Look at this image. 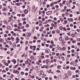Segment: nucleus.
I'll return each mask as SVG.
<instances>
[{"label": "nucleus", "instance_id": "nucleus-17", "mask_svg": "<svg viewBox=\"0 0 80 80\" xmlns=\"http://www.w3.org/2000/svg\"><path fill=\"white\" fill-rule=\"evenodd\" d=\"M61 58L62 59H63L62 61H65V57H62Z\"/></svg>", "mask_w": 80, "mask_h": 80}, {"label": "nucleus", "instance_id": "nucleus-25", "mask_svg": "<svg viewBox=\"0 0 80 80\" xmlns=\"http://www.w3.org/2000/svg\"><path fill=\"white\" fill-rule=\"evenodd\" d=\"M3 39L2 38H0V42H3Z\"/></svg>", "mask_w": 80, "mask_h": 80}, {"label": "nucleus", "instance_id": "nucleus-3", "mask_svg": "<svg viewBox=\"0 0 80 80\" xmlns=\"http://www.w3.org/2000/svg\"><path fill=\"white\" fill-rule=\"evenodd\" d=\"M24 13H25V14H27L28 13V10L27 9H25L24 11Z\"/></svg>", "mask_w": 80, "mask_h": 80}, {"label": "nucleus", "instance_id": "nucleus-48", "mask_svg": "<svg viewBox=\"0 0 80 80\" xmlns=\"http://www.w3.org/2000/svg\"><path fill=\"white\" fill-rule=\"evenodd\" d=\"M14 31H15V32H16V31H18V29H17V28H15L14 30Z\"/></svg>", "mask_w": 80, "mask_h": 80}, {"label": "nucleus", "instance_id": "nucleus-42", "mask_svg": "<svg viewBox=\"0 0 80 80\" xmlns=\"http://www.w3.org/2000/svg\"><path fill=\"white\" fill-rule=\"evenodd\" d=\"M13 46H14V47H16V44H15V43H13Z\"/></svg>", "mask_w": 80, "mask_h": 80}, {"label": "nucleus", "instance_id": "nucleus-61", "mask_svg": "<svg viewBox=\"0 0 80 80\" xmlns=\"http://www.w3.org/2000/svg\"><path fill=\"white\" fill-rule=\"evenodd\" d=\"M30 47L31 49H32L33 48V46H30Z\"/></svg>", "mask_w": 80, "mask_h": 80}, {"label": "nucleus", "instance_id": "nucleus-39", "mask_svg": "<svg viewBox=\"0 0 80 80\" xmlns=\"http://www.w3.org/2000/svg\"><path fill=\"white\" fill-rule=\"evenodd\" d=\"M60 20L61 21V22L63 21V18H60Z\"/></svg>", "mask_w": 80, "mask_h": 80}, {"label": "nucleus", "instance_id": "nucleus-31", "mask_svg": "<svg viewBox=\"0 0 80 80\" xmlns=\"http://www.w3.org/2000/svg\"><path fill=\"white\" fill-rule=\"evenodd\" d=\"M70 55L68 54L67 55V57L68 58H70Z\"/></svg>", "mask_w": 80, "mask_h": 80}, {"label": "nucleus", "instance_id": "nucleus-53", "mask_svg": "<svg viewBox=\"0 0 80 80\" xmlns=\"http://www.w3.org/2000/svg\"><path fill=\"white\" fill-rule=\"evenodd\" d=\"M46 6L47 8H49V7H50V5H49V4L47 5Z\"/></svg>", "mask_w": 80, "mask_h": 80}, {"label": "nucleus", "instance_id": "nucleus-23", "mask_svg": "<svg viewBox=\"0 0 80 80\" xmlns=\"http://www.w3.org/2000/svg\"><path fill=\"white\" fill-rule=\"evenodd\" d=\"M56 72H57V73H60V72H61V71H60L59 70H58L56 71Z\"/></svg>", "mask_w": 80, "mask_h": 80}, {"label": "nucleus", "instance_id": "nucleus-58", "mask_svg": "<svg viewBox=\"0 0 80 80\" xmlns=\"http://www.w3.org/2000/svg\"><path fill=\"white\" fill-rule=\"evenodd\" d=\"M45 62H46V61H45V60H43V63H45Z\"/></svg>", "mask_w": 80, "mask_h": 80}, {"label": "nucleus", "instance_id": "nucleus-7", "mask_svg": "<svg viewBox=\"0 0 80 80\" xmlns=\"http://www.w3.org/2000/svg\"><path fill=\"white\" fill-rule=\"evenodd\" d=\"M27 34H28V37H31V36H32V34L30 32H29L28 33V32H27Z\"/></svg>", "mask_w": 80, "mask_h": 80}, {"label": "nucleus", "instance_id": "nucleus-49", "mask_svg": "<svg viewBox=\"0 0 80 80\" xmlns=\"http://www.w3.org/2000/svg\"><path fill=\"white\" fill-rule=\"evenodd\" d=\"M23 60H21L20 61V63H23Z\"/></svg>", "mask_w": 80, "mask_h": 80}, {"label": "nucleus", "instance_id": "nucleus-21", "mask_svg": "<svg viewBox=\"0 0 80 80\" xmlns=\"http://www.w3.org/2000/svg\"><path fill=\"white\" fill-rule=\"evenodd\" d=\"M25 62V64H28V63H29L28 61H26Z\"/></svg>", "mask_w": 80, "mask_h": 80}, {"label": "nucleus", "instance_id": "nucleus-57", "mask_svg": "<svg viewBox=\"0 0 80 80\" xmlns=\"http://www.w3.org/2000/svg\"><path fill=\"white\" fill-rule=\"evenodd\" d=\"M3 49H4L3 47H2L1 48V49L2 50H3Z\"/></svg>", "mask_w": 80, "mask_h": 80}, {"label": "nucleus", "instance_id": "nucleus-29", "mask_svg": "<svg viewBox=\"0 0 80 80\" xmlns=\"http://www.w3.org/2000/svg\"><path fill=\"white\" fill-rule=\"evenodd\" d=\"M18 25H19V26H21V27H22V23H21V22H20L19 23Z\"/></svg>", "mask_w": 80, "mask_h": 80}, {"label": "nucleus", "instance_id": "nucleus-35", "mask_svg": "<svg viewBox=\"0 0 80 80\" xmlns=\"http://www.w3.org/2000/svg\"><path fill=\"white\" fill-rule=\"evenodd\" d=\"M62 50H64H64H65L66 48H65V47H63L62 48Z\"/></svg>", "mask_w": 80, "mask_h": 80}, {"label": "nucleus", "instance_id": "nucleus-34", "mask_svg": "<svg viewBox=\"0 0 80 80\" xmlns=\"http://www.w3.org/2000/svg\"><path fill=\"white\" fill-rule=\"evenodd\" d=\"M75 72L76 73H78V72H79V70H77Z\"/></svg>", "mask_w": 80, "mask_h": 80}, {"label": "nucleus", "instance_id": "nucleus-22", "mask_svg": "<svg viewBox=\"0 0 80 80\" xmlns=\"http://www.w3.org/2000/svg\"><path fill=\"white\" fill-rule=\"evenodd\" d=\"M55 54H56V53H55V52H52V55H55Z\"/></svg>", "mask_w": 80, "mask_h": 80}, {"label": "nucleus", "instance_id": "nucleus-24", "mask_svg": "<svg viewBox=\"0 0 80 80\" xmlns=\"http://www.w3.org/2000/svg\"><path fill=\"white\" fill-rule=\"evenodd\" d=\"M15 5H17V6H19V5H20V3H16L15 4Z\"/></svg>", "mask_w": 80, "mask_h": 80}, {"label": "nucleus", "instance_id": "nucleus-40", "mask_svg": "<svg viewBox=\"0 0 80 80\" xmlns=\"http://www.w3.org/2000/svg\"><path fill=\"white\" fill-rule=\"evenodd\" d=\"M59 5H60L61 7H63V5L62 3H61Z\"/></svg>", "mask_w": 80, "mask_h": 80}, {"label": "nucleus", "instance_id": "nucleus-44", "mask_svg": "<svg viewBox=\"0 0 80 80\" xmlns=\"http://www.w3.org/2000/svg\"><path fill=\"white\" fill-rule=\"evenodd\" d=\"M39 15H41L42 14V11H39Z\"/></svg>", "mask_w": 80, "mask_h": 80}, {"label": "nucleus", "instance_id": "nucleus-59", "mask_svg": "<svg viewBox=\"0 0 80 80\" xmlns=\"http://www.w3.org/2000/svg\"><path fill=\"white\" fill-rule=\"evenodd\" d=\"M29 25L28 24H26V27H29Z\"/></svg>", "mask_w": 80, "mask_h": 80}, {"label": "nucleus", "instance_id": "nucleus-27", "mask_svg": "<svg viewBox=\"0 0 80 80\" xmlns=\"http://www.w3.org/2000/svg\"><path fill=\"white\" fill-rule=\"evenodd\" d=\"M64 22H65V23H64V24H66V23H67L68 21L67 20H64Z\"/></svg>", "mask_w": 80, "mask_h": 80}, {"label": "nucleus", "instance_id": "nucleus-38", "mask_svg": "<svg viewBox=\"0 0 80 80\" xmlns=\"http://www.w3.org/2000/svg\"><path fill=\"white\" fill-rule=\"evenodd\" d=\"M27 24V22H26V21H24L23 22V24H24V25H25V24Z\"/></svg>", "mask_w": 80, "mask_h": 80}, {"label": "nucleus", "instance_id": "nucleus-5", "mask_svg": "<svg viewBox=\"0 0 80 80\" xmlns=\"http://www.w3.org/2000/svg\"><path fill=\"white\" fill-rule=\"evenodd\" d=\"M57 47L58 50H61V48H60V47L59 46V45H57Z\"/></svg>", "mask_w": 80, "mask_h": 80}, {"label": "nucleus", "instance_id": "nucleus-56", "mask_svg": "<svg viewBox=\"0 0 80 80\" xmlns=\"http://www.w3.org/2000/svg\"><path fill=\"white\" fill-rule=\"evenodd\" d=\"M78 60L77 59H76L75 61V62H76V63H78Z\"/></svg>", "mask_w": 80, "mask_h": 80}, {"label": "nucleus", "instance_id": "nucleus-28", "mask_svg": "<svg viewBox=\"0 0 80 80\" xmlns=\"http://www.w3.org/2000/svg\"><path fill=\"white\" fill-rule=\"evenodd\" d=\"M25 53H23V54L22 55L21 57H24V56H25Z\"/></svg>", "mask_w": 80, "mask_h": 80}, {"label": "nucleus", "instance_id": "nucleus-30", "mask_svg": "<svg viewBox=\"0 0 80 80\" xmlns=\"http://www.w3.org/2000/svg\"><path fill=\"white\" fill-rule=\"evenodd\" d=\"M67 34L68 35V36H71V35L70 34V32H69L68 33H67Z\"/></svg>", "mask_w": 80, "mask_h": 80}, {"label": "nucleus", "instance_id": "nucleus-41", "mask_svg": "<svg viewBox=\"0 0 80 80\" xmlns=\"http://www.w3.org/2000/svg\"><path fill=\"white\" fill-rule=\"evenodd\" d=\"M25 3H26V5L27 4L28 5L30 4V2H25Z\"/></svg>", "mask_w": 80, "mask_h": 80}, {"label": "nucleus", "instance_id": "nucleus-46", "mask_svg": "<svg viewBox=\"0 0 80 80\" xmlns=\"http://www.w3.org/2000/svg\"><path fill=\"white\" fill-rule=\"evenodd\" d=\"M57 67L58 69H60V68L61 66H58Z\"/></svg>", "mask_w": 80, "mask_h": 80}, {"label": "nucleus", "instance_id": "nucleus-1", "mask_svg": "<svg viewBox=\"0 0 80 80\" xmlns=\"http://www.w3.org/2000/svg\"><path fill=\"white\" fill-rule=\"evenodd\" d=\"M42 60L40 59L38 60V61L36 62V63L37 65H40V64L42 63Z\"/></svg>", "mask_w": 80, "mask_h": 80}, {"label": "nucleus", "instance_id": "nucleus-11", "mask_svg": "<svg viewBox=\"0 0 80 80\" xmlns=\"http://www.w3.org/2000/svg\"><path fill=\"white\" fill-rule=\"evenodd\" d=\"M21 74L22 75H23L25 74V72H21Z\"/></svg>", "mask_w": 80, "mask_h": 80}, {"label": "nucleus", "instance_id": "nucleus-64", "mask_svg": "<svg viewBox=\"0 0 80 80\" xmlns=\"http://www.w3.org/2000/svg\"><path fill=\"white\" fill-rule=\"evenodd\" d=\"M59 55H60L59 54V53H56V56H57L58 57V56Z\"/></svg>", "mask_w": 80, "mask_h": 80}, {"label": "nucleus", "instance_id": "nucleus-43", "mask_svg": "<svg viewBox=\"0 0 80 80\" xmlns=\"http://www.w3.org/2000/svg\"><path fill=\"white\" fill-rule=\"evenodd\" d=\"M73 66H77V64L76 63H74V64H73Z\"/></svg>", "mask_w": 80, "mask_h": 80}, {"label": "nucleus", "instance_id": "nucleus-63", "mask_svg": "<svg viewBox=\"0 0 80 80\" xmlns=\"http://www.w3.org/2000/svg\"><path fill=\"white\" fill-rule=\"evenodd\" d=\"M25 71H28V68H27L25 70Z\"/></svg>", "mask_w": 80, "mask_h": 80}, {"label": "nucleus", "instance_id": "nucleus-2", "mask_svg": "<svg viewBox=\"0 0 80 80\" xmlns=\"http://www.w3.org/2000/svg\"><path fill=\"white\" fill-rule=\"evenodd\" d=\"M11 62L12 63H13V64H16V63H17V61H16V60L15 59H13L11 60Z\"/></svg>", "mask_w": 80, "mask_h": 80}, {"label": "nucleus", "instance_id": "nucleus-54", "mask_svg": "<svg viewBox=\"0 0 80 80\" xmlns=\"http://www.w3.org/2000/svg\"><path fill=\"white\" fill-rule=\"evenodd\" d=\"M70 20H71V21L72 22L73 21V19L72 18L70 19Z\"/></svg>", "mask_w": 80, "mask_h": 80}, {"label": "nucleus", "instance_id": "nucleus-16", "mask_svg": "<svg viewBox=\"0 0 80 80\" xmlns=\"http://www.w3.org/2000/svg\"><path fill=\"white\" fill-rule=\"evenodd\" d=\"M71 36L72 37H75V35L74 34H71Z\"/></svg>", "mask_w": 80, "mask_h": 80}, {"label": "nucleus", "instance_id": "nucleus-52", "mask_svg": "<svg viewBox=\"0 0 80 80\" xmlns=\"http://www.w3.org/2000/svg\"><path fill=\"white\" fill-rule=\"evenodd\" d=\"M63 30L64 31H67V30H66V28H65V27L63 28Z\"/></svg>", "mask_w": 80, "mask_h": 80}, {"label": "nucleus", "instance_id": "nucleus-51", "mask_svg": "<svg viewBox=\"0 0 80 80\" xmlns=\"http://www.w3.org/2000/svg\"><path fill=\"white\" fill-rule=\"evenodd\" d=\"M68 50H70V49H71V48H70V46L68 47Z\"/></svg>", "mask_w": 80, "mask_h": 80}, {"label": "nucleus", "instance_id": "nucleus-10", "mask_svg": "<svg viewBox=\"0 0 80 80\" xmlns=\"http://www.w3.org/2000/svg\"><path fill=\"white\" fill-rule=\"evenodd\" d=\"M17 72H18V71L17 70H15L13 72V73H17Z\"/></svg>", "mask_w": 80, "mask_h": 80}, {"label": "nucleus", "instance_id": "nucleus-19", "mask_svg": "<svg viewBox=\"0 0 80 80\" xmlns=\"http://www.w3.org/2000/svg\"><path fill=\"white\" fill-rule=\"evenodd\" d=\"M30 7L29 6H28V10H29V11H30Z\"/></svg>", "mask_w": 80, "mask_h": 80}, {"label": "nucleus", "instance_id": "nucleus-55", "mask_svg": "<svg viewBox=\"0 0 80 80\" xmlns=\"http://www.w3.org/2000/svg\"><path fill=\"white\" fill-rule=\"evenodd\" d=\"M55 33V31H52V33L54 34Z\"/></svg>", "mask_w": 80, "mask_h": 80}, {"label": "nucleus", "instance_id": "nucleus-13", "mask_svg": "<svg viewBox=\"0 0 80 80\" xmlns=\"http://www.w3.org/2000/svg\"><path fill=\"white\" fill-rule=\"evenodd\" d=\"M6 10H7V8H2V10L3 11H6Z\"/></svg>", "mask_w": 80, "mask_h": 80}, {"label": "nucleus", "instance_id": "nucleus-36", "mask_svg": "<svg viewBox=\"0 0 80 80\" xmlns=\"http://www.w3.org/2000/svg\"><path fill=\"white\" fill-rule=\"evenodd\" d=\"M39 25L40 27H41V26H42V25H43V24H42V23H39Z\"/></svg>", "mask_w": 80, "mask_h": 80}, {"label": "nucleus", "instance_id": "nucleus-12", "mask_svg": "<svg viewBox=\"0 0 80 80\" xmlns=\"http://www.w3.org/2000/svg\"><path fill=\"white\" fill-rule=\"evenodd\" d=\"M35 70H38V66H36L35 67Z\"/></svg>", "mask_w": 80, "mask_h": 80}, {"label": "nucleus", "instance_id": "nucleus-8", "mask_svg": "<svg viewBox=\"0 0 80 80\" xmlns=\"http://www.w3.org/2000/svg\"><path fill=\"white\" fill-rule=\"evenodd\" d=\"M19 66V64H18L14 66V68H17V67H18Z\"/></svg>", "mask_w": 80, "mask_h": 80}, {"label": "nucleus", "instance_id": "nucleus-20", "mask_svg": "<svg viewBox=\"0 0 80 80\" xmlns=\"http://www.w3.org/2000/svg\"><path fill=\"white\" fill-rule=\"evenodd\" d=\"M60 41H62V37H61L59 38Z\"/></svg>", "mask_w": 80, "mask_h": 80}, {"label": "nucleus", "instance_id": "nucleus-32", "mask_svg": "<svg viewBox=\"0 0 80 80\" xmlns=\"http://www.w3.org/2000/svg\"><path fill=\"white\" fill-rule=\"evenodd\" d=\"M22 20H23V21H25V20H26V18H22Z\"/></svg>", "mask_w": 80, "mask_h": 80}, {"label": "nucleus", "instance_id": "nucleus-62", "mask_svg": "<svg viewBox=\"0 0 80 80\" xmlns=\"http://www.w3.org/2000/svg\"><path fill=\"white\" fill-rule=\"evenodd\" d=\"M36 55H37V53L36 52H33V55L35 56Z\"/></svg>", "mask_w": 80, "mask_h": 80}, {"label": "nucleus", "instance_id": "nucleus-33", "mask_svg": "<svg viewBox=\"0 0 80 80\" xmlns=\"http://www.w3.org/2000/svg\"><path fill=\"white\" fill-rule=\"evenodd\" d=\"M55 48H53L52 49V52H55Z\"/></svg>", "mask_w": 80, "mask_h": 80}, {"label": "nucleus", "instance_id": "nucleus-47", "mask_svg": "<svg viewBox=\"0 0 80 80\" xmlns=\"http://www.w3.org/2000/svg\"><path fill=\"white\" fill-rule=\"evenodd\" d=\"M2 72H3V73H6V72H6V71H5V70H3V71H2Z\"/></svg>", "mask_w": 80, "mask_h": 80}, {"label": "nucleus", "instance_id": "nucleus-4", "mask_svg": "<svg viewBox=\"0 0 80 80\" xmlns=\"http://www.w3.org/2000/svg\"><path fill=\"white\" fill-rule=\"evenodd\" d=\"M50 12L51 13H49V15H51V14H52V11H48V12H46L47 15H48V13H50Z\"/></svg>", "mask_w": 80, "mask_h": 80}, {"label": "nucleus", "instance_id": "nucleus-6", "mask_svg": "<svg viewBox=\"0 0 80 80\" xmlns=\"http://www.w3.org/2000/svg\"><path fill=\"white\" fill-rule=\"evenodd\" d=\"M49 62H50V60H49V59H47L46 60V64H48L49 63Z\"/></svg>", "mask_w": 80, "mask_h": 80}, {"label": "nucleus", "instance_id": "nucleus-26", "mask_svg": "<svg viewBox=\"0 0 80 80\" xmlns=\"http://www.w3.org/2000/svg\"><path fill=\"white\" fill-rule=\"evenodd\" d=\"M45 52H46V53H49V52H48V50H46Z\"/></svg>", "mask_w": 80, "mask_h": 80}, {"label": "nucleus", "instance_id": "nucleus-15", "mask_svg": "<svg viewBox=\"0 0 80 80\" xmlns=\"http://www.w3.org/2000/svg\"><path fill=\"white\" fill-rule=\"evenodd\" d=\"M33 38H34V40H37V36H34Z\"/></svg>", "mask_w": 80, "mask_h": 80}, {"label": "nucleus", "instance_id": "nucleus-60", "mask_svg": "<svg viewBox=\"0 0 80 80\" xmlns=\"http://www.w3.org/2000/svg\"><path fill=\"white\" fill-rule=\"evenodd\" d=\"M7 48H4V50H5V51H7Z\"/></svg>", "mask_w": 80, "mask_h": 80}, {"label": "nucleus", "instance_id": "nucleus-18", "mask_svg": "<svg viewBox=\"0 0 80 80\" xmlns=\"http://www.w3.org/2000/svg\"><path fill=\"white\" fill-rule=\"evenodd\" d=\"M11 39L12 41H14V39H15V38H13V36H11Z\"/></svg>", "mask_w": 80, "mask_h": 80}, {"label": "nucleus", "instance_id": "nucleus-37", "mask_svg": "<svg viewBox=\"0 0 80 80\" xmlns=\"http://www.w3.org/2000/svg\"><path fill=\"white\" fill-rule=\"evenodd\" d=\"M8 61V63H11V61H10V60H9Z\"/></svg>", "mask_w": 80, "mask_h": 80}, {"label": "nucleus", "instance_id": "nucleus-14", "mask_svg": "<svg viewBox=\"0 0 80 80\" xmlns=\"http://www.w3.org/2000/svg\"><path fill=\"white\" fill-rule=\"evenodd\" d=\"M69 40V38L68 37H66L65 38V40Z\"/></svg>", "mask_w": 80, "mask_h": 80}, {"label": "nucleus", "instance_id": "nucleus-9", "mask_svg": "<svg viewBox=\"0 0 80 80\" xmlns=\"http://www.w3.org/2000/svg\"><path fill=\"white\" fill-rule=\"evenodd\" d=\"M35 6L33 5L32 8V10H35Z\"/></svg>", "mask_w": 80, "mask_h": 80}, {"label": "nucleus", "instance_id": "nucleus-45", "mask_svg": "<svg viewBox=\"0 0 80 80\" xmlns=\"http://www.w3.org/2000/svg\"><path fill=\"white\" fill-rule=\"evenodd\" d=\"M21 16L22 17H25V15L24 14H22L21 15Z\"/></svg>", "mask_w": 80, "mask_h": 80}, {"label": "nucleus", "instance_id": "nucleus-50", "mask_svg": "<svg viewBox=\"0 0 80 80\" xmlns=\"http://www.w3.org/2000/svg\"><path fill=\"white\" fill-rule=\"evenodd\" d=\"M60 30H62L63 29V27H61V26L60 27Z\"/></svg>", "mask_w": 80, "mask_h": 80}]
</instances>
